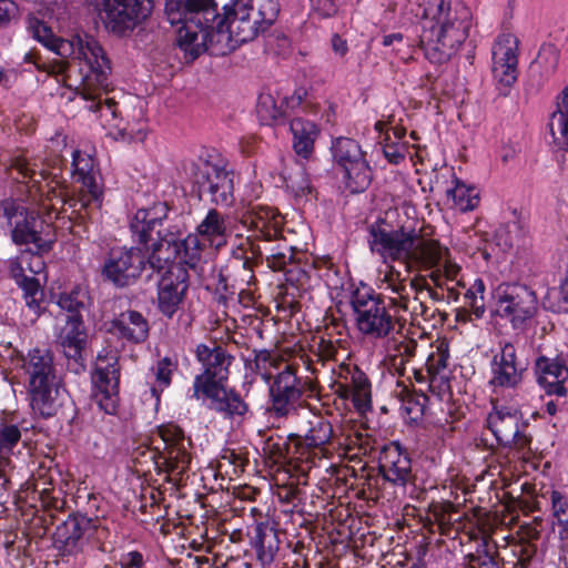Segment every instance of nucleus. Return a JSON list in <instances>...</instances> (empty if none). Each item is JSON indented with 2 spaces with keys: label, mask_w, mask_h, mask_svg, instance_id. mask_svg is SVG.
Returning <instances> with one entry per match:
<instances>
[{
  "label": "nucleus",
  "mask_w": 568,
  "mask_h": 568,
  "mask_svg": "<svg viewBox=\"0 0 568 568\" xmlns=\"http://www.w3.org/2000/svg\"><path fill=\"white\" fill-rule=\"evenodd\" d=\"M280 11L277 0H231L224 6V16L216 24L217 4L214 0H166L165 13L178 29L176 41L191 60L207 50L209 44H221L219 53L234 50L253 40L268 28Z\"/></svg>",
  "instance_id": "f257e3e1"
},
{
  "label": "nucleus",
  "mask_w": 568,
  "mask_h": 568,
  "mask_svg": "<svg viewBox=\"0 0 568 568\" xmlns=\"http://www.w3.org/2000/svg\"><path fill=\"white\" fill-rule=\"evenodd\" d=\"M368 233L371 252L377 254L385 264L377 270L376 287L387 294L393 308L410 311L413 314H417L418 308L423 312V304L416 298H409L405 278L392 263L398 261L415 270H426L438 264L446 250L435 236L434 227L415 223L394 229L385 222H376L369 226Z\"/></svg>",
  "instance_id": "f03ea898"
},
{
  "label": "nucleus",
  "mask_w": 568,
  "mask_h": 568,
  "mask_svg": "<svg viewBox=\"0 0 568 568\" xmlns=\"http://www.w3.org/2000/svg\"><path fill=\"white\" fill-rule=\"evenodd\" d=\"M28 31L57 55L77 61L78 69H73L67 61L41 64L32 52L24 54V62L33 63L38 70L51 74L58 82L71 90H77L83 97H91L104 85L105 74L111 71V64L104 49L92 36L75 34L71 39L59 38L53 34L51 28L36 17L28 19Z\"/></svg>",
  "instance_id": "7ed1b4c3"
},
{
  "label": "nucleus",
  "mask_w": 568,
  "mask_h": 568,
  "mask_svg": "<svg viewBox=\"0 0 568 568\" xmlns=\"http://www.w3.org/2000/svg\"><path fill=\"white\" fill-rule=\"evenodd\" d=\"M470 11L463 4L455 7L444 0L435 8L425 9L422 20L420 47L432 63L448 61L468 37Z\"/></svg>",
  "instance_id": "20e7f679"
},
{
  "label": "nucleus",
  "mask_w": 568,
  "mask_h": 568,
  "mask_svg": "<svg viewBox=\"0 0 568 568\" xmlns=\"http://www.w3.org/2000/svg\"><path fill=\"white\" fill-rule=\"evenodd\" d=\"M232 230L226 215L211 209L205 217L196 226V233L180 239L175 233L168 232L162 240L154 245L150 263L155 267L163 266L172 257H180L193 267L201 257L204 247L219 250L226 245Z\"/></svg>",
  "instance_id": "39448f33"
},
{
  "label": "nucleus",
  "mask_w": 568,
  "mask_h": 568,
  "mask_svg": "<svg viewBox=\"0 0 568 568\" xmlns=\"http://www.w3.org/2000/svg\"><path fill=\"white\" fill-rule=\"evenodd\" d=\"M14 369L27 388L32 410L42 417L53 416L61 385L53 355L48 349H31L17 358Z\"/></svg>",
  "instance_id": "423d86ee"
},
{
  "label": "nucleus",
  "mask_w": 568,
  "mask_h": 568,
  "mask_svg": "<svg viewBox=\"0 0 568 568\" xmlns=\"http://www.w3.org/2000/svg\"><path fill=\"white\" fill-rule=\"evenodd\" d=\"M150 440L158 452L156 464L171 480H180L191 465V438L176 424L166 423L156 427Z\"/></svg>",
  "instance_id": "0eeeda50"
},
{
  "label": "nucleus",
  "mask_w": 568,
  "mask_h": 568,
  "mask_svg": "<svg viewBox=\"0 0 568 568\" xmlns=\"http://www.w3.org/2000/svg\"><path fill=\"white\" fill-rule=\"evenodd\" d=\"M493 307L497 316L517 328L534 317L538 308L534 291L519 284H499L493 292Z\"/></svg>",
  "instance_id": "6e6552de"
},
{
  "label": "nucleus",
  "mask_w": 568,
  "mask_h": 568,
  "mask_svg": "<svg viewBox=\"0 0 568 568\" xmlns=\"http://www.w3.org/2000/svg\"><path fill=\"white\" fill-rule=\"evenodd\" d=\"M185 176L200 191L207 192L216 205H231L233 202V176L225 169L209 161H185L182 165Z\"/></svg>",
  "instance_id": "1a4fd4ad"
},
{
  "label": "nucleus",
  "mask_w": 568,
  "mask_h": 568,
  "mask_svg": "<svg viewBox=\"0 0 568 568\" xmlns=\"http://www.w3.org/2000/svg\"><path fill=\"white\" fill-rule=\"evenodd\" d=\"M356 327L372 339L386 338L395 328V321L379 296L369 292H357L352 301Z\"/></svg>",
  "instance_id": "9d476101"
},
{
  "label": "nucleus",
  "mask_w": 568,
  "mask_h": 568,
  "mask_svg": "<svg viewBox=\"0 0 568 568\" xmlns=\"http://www.w3.org/2000/svg\"><path fill=\"white\" fill-rule=\"evenodd\" d=\"M149 265L161 274L158 283V306L160 312L172 317L180 308L189 288V273L185 262L180 257H172L163 266Z\"/></svg>",
  "instance_id": "9b49d317"
},
{
  "label": "nucleus",
  "mask_w": 568,
  "mask_h": 568,
  "mask_svg": "<svg viewBox=\"0 0 568 568\" xmlns=\"http://www.w3.org/2000/svg\"><path fill=\"white\" fill-rule=\"evenodd\" d=\"M332 151L344 172L346 187L352 193L363 192L371 183V169L359 144L348 138H338L333 143Z\"/></svg>",
  "instance_id": "f8f14e48"
},
{
  "label": "nucleus",
  "mask_w": 568,
  "mask_h": 568,
  "mask_svg": "<svg viewBox=\"0 0 568 568\" xmlns=\"http://www.w3.org/2000/svg\"><path fill=\"white\" fill-rule=\"evenodd\" d=\"M99 13L105 27L123 34L143 21L152 10V0H100Z\"/></svg>",
  "instance_id": "ddd939ff"
},
{
  "label": "nucleus",
  "mask_w": 568,
  "mask_h": 568,
  "mask_svg": "<svg viewBox=\"0 0 568 568\" xmlns=\"http://www.w3.org/2000/svg\"><path fill=\"white\" fill-rule=\"evenodd\" d=\"M487 425L500 444L514 448L519 457H526L530 439L524 434L525 426L517 409L495 406L487 417Z\"/></svg>",
  "instance_id": "4468645a"
},
{
  "label": "nucleus",
  "mask_w": 568,
  "mask_h": 568,
  "mask_svg": "<svg viewBox=\"0 0 568 568\" xmlns=\"http://www.w3.org/2000/svg\"><path fill=\"white\" fill-rule=\"evenodd\" d=\"M300 434L296 435L297 445L301 449V456L306 449H312L314 457L328 458L331 452L327 445L332 444L334 429L329 419L312 410H302L298 413Z\"/></svg>",
  "instance_id": "2eb2a0df"
},
{
  "label": "nucleus",
  "mask_w": 568,
  "mask_h": 568,
  "mask_svg": "<svg viewBox=\"0 0 568 568\" xmlns=\"http://www.w3.org/2000/svg\"><path fill=\"white\" fill-rule=\"evenodd\" d=\"M195 355L203 366V373L194 378L192 397L200 399L209 385L219 386L227 378L229 366L233 359L221 346L200 344Z\"/></svg>",
  "instance_id": "dca6fc26"
},
{
  "label": "nucleus",
  "mask_w": 568,
  "mask_h": 568,
  "mask_svg": "<svg viewBox=\"0 0 568 568\" xmlns=\"http://www.w3.org/2000/svg\"><path fill=\"white\" fill-rule=\"evenodd\" d=\"M148 252L140 247L112 251L102 267V275L115 286L133 284L141 275L148 263Z\"/></svg>",
  "instance_id": "f3484780"
},
{
  "label": "nucleus",
  "mask_w": 568,
  "mask_h": 568,
  "mask_svg": "<svg viewBox=\"0 0 568 568\" xmlns=\"http://www.w3.org/2000/svg\"><path fill=\"white\" fill-rule=\"evenodd\" d=\"M92 397L106 414L115 413L119 403V367L115 356H99L92 373Z\"/></svg>",
  "instance_id": "a211bd4d"
},
{
  "label": "nucleus",
  "mask_w": 568,
  "mask_h": 568,
  "mask_svg": "<svg viewBox=\"0 0 568 568\" xmlns=\"http://www.w3.org/2000/svg\"><path fill=\"white\" fill-rule=\"evenodd\" d=\"M11 239L17 245L32 244L34 253L43 254L51 251L55 242L54 230L51 223L40 219L36 211H28L16 220L11 231Z\"/></svg>",
  "instance_id": "6ab92c4d"
},
{
  "label": "nucleus",
  "mask_w": 568,
  "mask_h": 568,
  "mask_svg": "<svg viewBox=\"0 0 568 568\" xmlns=\"http://www.w3.org/2000/svg\"><path fill=\"white\" fill-rule=\"evenodd\" d=\"M168 215V207L164 203H155L149 209L138 210L130 221V229L133 239L140 244L145 245L149 253L148 260L152 255L154 245L158 244L164 235L161 234L159 226ZM150 263V261H148Z\"/></svg>",
  "instance_id": "aec40b11"
},
{
  "label": "nucleus",
  "mask_w": 568,
  "mask_h": 568,
  "mask_svg": "<svg viewBox=\"0 0 568 568\" xmlns=\"http://www.w3.org/2000/svg\"><path fill=\"white\" fill-rule=\"evenodd\" d=\"M303 394V386L296 376L293 365H285V369L276 374L271 386V412L277 417L292 414Z\"/></svg>",
  "instance_id": "412c9836"
},
{
  "label": "nucleus",
  "mask_w": 568,
  "mask_h": 568,
  "mask_svg": "<svg viewBox=\"0 0 568 568\" xmlns=\"http://www.w3.org/2000/svg\"><path fill=\"white\" fill-rule=\"evenodd\" d=\"M6 264L9 275L26 292L27 304L31 305V302H34L36 295L39 293V282L34 276L44 270L42 254L23 250L16 257L9 258Z\"/></svg>",
  "instance_id": "4be33fe9"
},
{
  "label": "nucleus",
  "mask_w": 568,
  "mask_h": 568,
  "mask_svg": "<svg viewBox=\"0 0 568 568\" xmlns=\"http://www.w3.org/2000/svg\"><path fill=\"white\" fill-rule=\"evenodd\" d=\"M494 79L504 87H510L517 80L518 40L513 34L499 36L491 49Z\"/></svg>",
  "instance_id": "5701e85b"
},
{
  "label": "nucleus",
  "mask_w": 568,
  "mask_h": 568,
  "mask_svg": "<svg viewBox=\"0 0 568 568\" xmlns=\"http://www.w3.org/2000/svg\"><path fill=\"white\" fill-rule=\"evenodd\" d=\"M537 383L549 396L566 397L568 367L560 358L539 356L535 363Z\"/></svg>",
  "instance_id": "b1692460"
},
{
  "label": "nucleus",
  "mask_w": 568,
  "mask_h": 568,
  "mask_svg": "<svg viewBox=\"0 0 568 568\" xmlns=\"http://www.w3.org/2000/svg\"><path fill=\"white\" fill-rule=\"evenodd\" d=\"M490 384L499 387H515L523 378L524 368L517 361L515 346L506 342L496 353L490 363Z\"/></svg>",
  "instance_id": "393cba45"
},
{
  "label": "nucleus",
  "mask_w": 568,
  "mask_h": 568,
  "mask_svg": "<svg viewBox=\"0 0 568 568\" xmlns=\"http://www.w3.org/2000/svg\"><path fill=\"white\" fill-rule=\"evenodd\" d=\"M306 92L303 89L296 90L290 98L275 97L270 92H262L256 103V115L261 124H276L285 114L286 109L301 106Z\"/></svg>",
  "instance_id": "a878e982"
},
{
  "label": "nucleus",
  "mask_w": 568,
  "mask_h": 568,
  "mask_svg": "<svg viewBox=\"0 0 568 568\" xmlns=\"http://www.w3.org/2000/svg\"><path fill=\"white\" fill-rule=\"evenodd\" d=\"M88 341L87 329L80 314L68 315L64 324L59 328L57 343L68 358L81 357Z\"/></svg>",
  "instance_id": "bb28decb"
},
{
  "label": "nucleus",
  "mask_w": 568,
  "mask_h": 568,
  "mask_svg": "<svg viewBox=\"0 0 568 568\" xmlns=\"http://www.w3.org/2000/svg\"><path fill=\"white\" fill-rule=\"evenodd\" d=\"M72 164L74 168V178L81 182L83 189L90 196V199L84 194L81 196L80 202L82 207L88 206L91 201L97 202L98 206H101L102 190L97 181L93 159L87 153L75 151L73 153Z\"/></svg>",
  "instance_id": "cd10ccee"
},
{
  "label": "nucleus",
  "mask_w": 568,
  "mask_h": 568,
  "mask_svg": "<svg viewBox=\"0 0 568 568\" xmlns=\"http://www.w3.org/2000/svg\"><path fill=\"white\" fill-rule=\"evenodd\" d=\"M379 468L383 477L396 486L405 487L412 479L410 459L398 446L384 452Z\"/></svg>",
  "instance_id": "c85d7f7f"
},
{
  "label": "nucleus",
  "mask_w": 568,
  "mask_h": 568,
  "mask_svg": "<svg viewBox=\"0 0 568 568\" xmlns=\"http://www.w3.org/2000/svg\"><path fill=\"white\" fill-rule=\"evenodd\" d=\"M243 224L266 240L276 237L282 229L283 217L273 207L257 206L242 220Z\"/></svg>",
  "instance_id": "c756f323"
},
{
  "label": "nucleus",
  "mask_w": 568,
  "mask_h": 568,
  "mask_svg": "<svg viewBox=\"0 0 568 568\" xmlns=\"http://www.w3.org/2000/svg\"><path fill=\"white\" fill-rule=\"evenodd\" d=\"M336 393L341 398L349 399L359 413L371 408V384L361 371H354L348 382L339 383Z\"/></svg>",
  "instance_id": "7c9ffc66"
},
{
  "label": "nucleus",
  "mask_w": 568,
  "mask_h": 568,
  "mask_svg": "<svg viewBox=\"0 0 568 568\" xmlns=\"http://www.w3.org/2000/svg\"><path fill=\"white\" fill-rule=\"evenodd\" d=\"M112 332L133 343L144 342L149 335L145 317L136 311L123 312L112 323Z\"/></svg>",
  "instance_id": "2f4dec72"
},
{
  "label": "nucleus",
  "mask_w": 568,
  "mask_h": 568,
  "mask_svg": "<svg viewBox=\"0 0 568 568\" xmlns=\"http://www.w3.org/2000/svg\"><path fill=\"white\" fill-rule=\"evenodd\" d=\"M202 396L211 399V406L227 416H243L247 410V405L235 393L229 392L223 384L219 386L209 385L204 388Z\"/></svg>",
  "instance_id": "473e14b6"
},
{
  "label": "nucleus",
  "mask_w": 568,
  "mask_h": 568,
  "mask_svg": "<svg viewBox=\"0 0 568 568\" xmlns=\"http://www.w3.org/2000/svg\"><path fill=\"white\" fill-rule=\"evenodd\" d=\"M375 129L379 133L385 132L386 138L383 144V153L387 161L392 164L400 163L408 153V144L403 142L405 129L392 125V122L377 121Z\"/></svg>",
  "instance_id": "72a5a7b5"
},
{
  "label": "nucleus",
  "mask_w": 568,
  "mask_h": 568,
  "mask_svg": "<svg viewBox=\"0 0 568 568\" xmlns=\"http://www.w3.org/2000/svg\"><path fill=\"white\" fill-rule=\"evenodd\" d=\"M416 343L404 336L388 339L385 346V364L390 371L404 376L406 364L415 355Z\"/></svg>",
  "instance_id": "f704fd0d"
},
{
  "label": "nucleus",
  "mask_w": 568,
  "mask_h": 568,
  "mask_svg": "<svg viewBox=\"0 0 568 568\" xmlns=\"http://www.w3.org/2000/svg\"><path fill=\"white\" fill-rule=\"evenodd\" d=\"M293 134V149L297 155L307 159L314 150V142L318 135L316 124L310 120L294 118L290 124Z\"/></svg>",
  "instance_id": "c9c22d12"
},
{
  "label": "nucleus",
  "mask_w": 568,
  "mask_h": 568,
  "mask_svg": "<svg viewBox=\"0 0 568 568\" xmlns=\"http://www.w3.org/2000/svg\"><path fill=\"white\" fill-rule=\"evenodd\" d=\"M110 71L105 74V83L104 85L94 92L91 97H83L77 90H73L75 94L80 95L83 100L90 102L88 109L92 112H98L99 116L102 121V124L110 128L120 129V121L118 120V109L116 103L111 99H105L103 102L101 101V94L108 90V75ZM122 131H126V128H122Z\"/></svg>",
  "instance_id": "e433bc0d"
},
{
  "label": "nucleus",
  "mask_w": 568,
  "mask_h": 568,
  "mask_svg": "<svg viewBox=\"0 0 568 568\" xmlns=\"http://www.w3.org/2000/svg\"><path fill=\"white\" fill-rule=\"evenodd\" d=\"M449 353L447 346L439 345L432 352L426 361L432 387L438 386L443 389L449 388L450 371L448 369Z\"/></svg>",
  "instance_id": "4c0bfd02"
},
{
  "label": "nucleus",
  "mask_w": 568,
  "mask_h": 568,
  "mask_svg": "<svg viewBox=\"0 0 568 568\" xmlns=\"http://www.w3.org/2000/svg\"><path fill=\"white\" fill-rule=\"evenodd\" d=\"M443 247L446 250L444 257L438 262V264L429 270H433V278L437 286H446L448 292L457 295V287L465 286L460 274V267L456 263L446 258L448 250L445 246Z\"/></svg>",
  "instance_id": "58836bf2"
},
{
  "label": "nucleus",
  "mask_w": 568,
  "mask_h": 568,
  "mask_svg": "<svg viewBox=\"0 0 568 568\" xmlns=\"http://www.w3.org/2000/svg\"><path fill=\"white\" fill-rule=\"evenodd\" d=\"M550 131L568 151V84L556 98V109L550 116Z\"/></svg>",
  "instance_id": "ea45409f"
},
{
  "label": "nucleus",
  "mask_w": 568,
  "mask_h": 568,
  "mask_svg": "<svg viewBox=\"0 0 568 568\" xmlns=\"http://www.w3.org/2000/svg\"><path fill=\"white\" fill-rule=\"evenodd\" d=\"M275 538V531L267 528L265 525L258 524L255 527L253 545L256 550L257 559L264 568L270 567L274 561L277 551V546L274 542Z\"/></svg>",
  "instance_id": "a19ab883"
},
{
  "label": "nucleus",
  "mask_w": 568,
  "mask_h": 568,
  "mask_svg": "<svg viewBox=\"0 0 568 568\" xmlns=\"http://www.w3.org/2000/svg\"><path fill=\"white\" fill-rule=\"evenodd\" d=\"M447 195L453 201V205L460 212L474 210L479 203L478 191L457 180L453 189L447 191Z\"/></svg>",
  "instance_id": "79ce46f5"
},
{
  "label": "nucleus",
  "mask_w": 568,
  "mask_h": 568,
  "mask_svg": "<svg viewBox=\"0 0 568 568\" xmlns=\"http://www.w3.org/2000/svg\"><path fill=\"white\" fill-rule=\"evenodd\" d=\"M90 303V295L84 286L77 285L69 292H63L58 296L57 304L70 315L80 314Z\"/></svg>",
  "instance_id": "37998d69"
},
{
  "label": "nucleus",
  "mask_w": 568,
  "mask_h": 568,
  "mask_svg": "<svg viewBox=\"0 0 568 568\" xmlns=\"http://www.w3.org/2000/svg\"><path fill=\"white\" fill-rule=\"evenodd\" d=\"M286 363L276 352L261 351L255 356V367L263 379L268 382L276 374L285 369Z\"/></svg>",
  "instance_id": "c03bdc74"
},
{
  "label": "nucleus",
  "mask_w": 568,
  "mask_h": 568,
  "mask_svg": "<svg viewBox=\"0 0 568 568\" xmlns=\"http://www.w3.org/2000/svg\"><path fill=\"white\" fill-rule=\"evenodd\" d=\"M523 227L516 221L500 225L495 232V240L501 250L506 251L518 244L523 236Z\"/></svg>",
  "instance_id": "a18cd8bd"
},
{
  "label": "nucleus",
  "mask_w": 568,
  "mask_h": 568,
  "mask_svg": "<svg viewBox=\"0 0 568 568\" xmlns=\"http://www.w3.org/2000/svg\"><path fill=\"white\" fill-rule=\"evenodd\" d=\"M176 369V364L169 357H164L158 362L153 368V375L155 377V384L152 387V394L159 398V392H162L171 384V378Z\"/></svg>",
  "instance_id": "49530a36"
},
{
  "label": "nucleus",
  "mask_w": 568,
  "mask_h": 568,
  "mask_svg": "<svg viewBox=\"0 0 568 568\" xmlns=\"http://www.w3.org/2000/svg\"><path fill=\"white\" fill-rule=\"evenodd\" d=\"M21 439V430L13 424L0 425V458L6 459Z\"/></svg>",
  "instance_id": "de8ad7c7"
},
{
  "label": "nucleus",
  "mask_w": 568,
  "mask_h": 568,
  "mask_svg": "<svg viewBox=\"0 0 568 568\" xmlns=\"http://www.w3.org/2000/svg\"><path fill=\"white\" fill-rule=\"evenodd\" d=\"M485 290L484 281L481 278H476L465 293L467 303L473 308L477 317H480L485 313Z\"/></svg>",
  "instance_id": "09e8293b"
},
{
  "label": "nucleus",
  "mask_w": 568,
  "mask_h": 568,
  "mask_svg": "<svg viewBox=\"0 0 568 568\" xmlns=\"http://www.w3.org/2000/svg\"><path fill=\"white\" fill-rule=\"evenodd\" d=\"M359 439L361 434L353 430L349 423H345L334 432L332 444L338 448L352 449L354 446L358 445Z\"/></svg>",
  "instance_id": "8fccbe9b"
},
{
  "label": "nucleus",
  "mask_w": 568,
  "mask_h": 568,
  "mask_svg": "<svg viewBox=\"0 0 568 568\" xmlns=\"http://www.w3.org/2000/svg\"><path fill=\"white\" fill-rule=\"evenodd\" d=\"M552 515L559 525L568 527V495L560 490L551 491Z\"/></svg>",
  "instance_id": "3c124183"
},
{
  "label": "nucleus",
  "mask_w": 568,
  "mask_h": 568,
  "mask_svg": "<svg viewBox=\"0 0 568 568\" xmlns=\"http://www.w3.org/2000/svg\"><path fill=\"white\" fill-rule=\"evenodd\" d=\"M552 298H556L555 302H551L549 307L554 312L558 313H568V277L565 276L558 290H552L548 293L547 300L550 302Z\"/></svg>",
  "instance_id": "603ef678"
},
{
  "label": "nucleus",
  "mask_w": 568,
  "mask_h": 568,
  "mask_svg": "<svg viewBox=\"0 0 568 568\" xmlns=\"http://www.w3.org/2000/svg\"><path fill=\"white\" fill-rule=\"evenodd\" d=\"M286 186L296 196H302L311 191L310 180L302 169L286 179Z\"/></svg>",
  "instance_id": "864d4df0"
},
{
  "label": "nucleus",
  "mask_w": 568,
  "mask_h": 568,
  "mask_svg": "<svg viewBox=\"0 0 568 568\" xmlns=\"http://www.w3.org/2000/svg\"><path fill=\"white\" fill-rule=\"evenodd\" d=\"M28 210L17 204L13 200L0 201V217H6L12 225L16 220H20Z\"/></svg>",
  "instance_id": "5fc2aeb1"
},
{
  "label": "nucleus",
  "mask_w": 568,
  "mask_h": 568,
  "mask_svg": "<svg viewBox=\"0 0 568 568\" xmlns=\"http://www.w3.org/2000/svg\"><path fill=\"white\" fill-rule=\"evenodd\" d=\"M19 16L18 4L12 0H0V29L10 24Z\"/></svg>",
  "instance_id": "6e6d98bb"
},
{
  "label": "nucleus",
  "mask_w": 568,
  "mask_h": 568,
  "mask_svg": "<svg viewBox=\"0 0 568 568\" xmlns=\"http://www.w3.org/2000/svg\"><path fill=\"white\" fill-rule=\"evenodd\" d=\"M312 11L321 18H329L337 12L336 0H310Z\"/></svg>",
  "instance_id": "4d7b16f0"
},
{
  "label": "nucleus",
  "mask_w": 568,
  "mask_h": 568,
  "mask_svg": "<svg viewBox=\"0 0 568 568\" xmlns=\"http://www.w3.org/2000/svg\"><path fill=\"white\" fill-rule=\"evenodd\" d=\"M52 183H54V185H52L51 207H52V212L55 213V216H57L59 214L60 210L63 209V206L67 203H70V205H73V201L67 200V193L62 189H59V191H57V186L59 184L58 182L52 181Z\"/></svg>",
  "instance_id": "13d9d810"
},
{
  "label": "nucleus",
  "mask_w": 568,
  "mask_h": 568,
  "mask_svg": "<svg viewBox=\"0 0 568 568\" xmlns=\"http://www.w3.org/2000/svg\"><path fill=\"white\" fill-rule=\"evenodd\" d=\"M558 61V54L552 45L542 47L537 57V63L540 65L549 63L548 68L554 69Z\"/></svg>",
  "instance_id": "bf43d9fd"
},
{
  "label": "nucleus",
  "mask_w": 568,
  "mask_h": 568,
  "mask_svg": "<svg viewBox=\"0 0 568 568\" xmlns=\"http://www.w3.org/2000/svg\"><path fill=\"white\" fill-rule=\"evenodd\" d=\"M121 568H143L144 560L143 556L139 551H129L123 554L120 558Z\"/></svg>",
  "instance_id": "052dcab7"
},
{
  "label": "nucleus",
  "mask_w": 568,
  "mask_h": 568,
  "mask_svg": "<svg viewBox=\"0 0 568 568\" xmlns=\"http://www.w3.org/2000/svg\"><path fill=\"white\" fill-rule=\"evenodd\" d=\"M267 258L270 261V265L273 268L281 270L282 267L285 266L286 263L292 261L293 255L288 250L276 251L273 252Z\"/></svg>",
  "instance_id": "680f3d73"
},
{
  "label": "nucleus",
  "mask_w": 568,
  "mask_h": 568,
  "mask_svg": "<svg viewBox=\"0 0 568 568\" xmlns=\"http://www.w3.org/2000/svg\"><path fill=\"white\" fill-rule=\"evenodd\" d=\"M331 48L334 54L341 59L344 58L348 52L347 41L338 34H333L331 38Z\"/></svg>",
  "instance_id": "e2e57ef3"
},
{
  "label": "nucleus",
  "mask_w": 568,
  "mask_h": 568,
  "mask_svg": "<svg viewBox=\"0 0 568 568\" xmlns=\"http://www.w3.org/2000/svg\"><path fill=\"white\" fill-rule=\"evenodd\" d=\"M12 168L17 170L23 179H33L36 175V171L30 166L29 162L24 158H16L13 160Z\"/></svg>",
  "instance_id": "0e129e2a"
},
{
  "label": "nucleus",
  "mask_w": 568,
  "mask_h": 568,
  "mask_svg": "<svg viewBox=\"0 0 568 568\" xmlns=\"http://www.w3.org/2000/svg\"><path fill=\"white\" fill-rule=\"evenodd\" d=\"M320 348L322 356L326 359L335 358L337 354V347L332 341L321 339Z\"/></svg>",
  "instance_id": "69168bd1"
},
{
  "label": "nucleus",
  "mask_w": 568,
  "mask_h": 568,
  "mask_svg": "<svg viewBox=\"0 0 568 568\" xmlns=\"http://www.w3.org/2000/svg\"><path fill=\"white\" fill-rule=\"evenodd\" d=\"M566 397H557L556 399H550L548 400L546 404H545V408H546V412L550 415V416H554L556 415L559 410H561V408L564 407L565 405V399Z\"/></svg>",
  "instance_id": "338daca9"
},
{
  "label": "nucleus",
  "mask_w": 568,
  "mask_h": 568,
  "mask_svg": "<svg viewBox=\"0 0 568 568\" xmlns=\"http://www.w3.org/2000/svg\"><path fill=\"white\" fill-rule=\"evenodd\" d=\"M403 41L402 33H390L383 37L382 43L385 47L394 45L395 43H400Z\"/></svg>",
  "instance_id": "774afa93"
}]
</instances>
